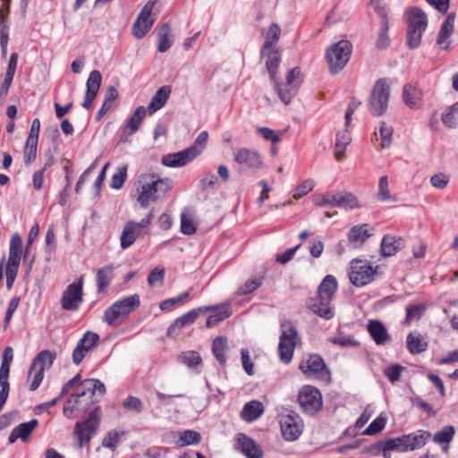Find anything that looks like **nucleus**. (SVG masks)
Here are the masks:
<instances>
[{"mask_svg": "<svg viewBox=\"0 0 458 458\" xmlns=\"http://www.w3.org/2000/svg\"><path fill=\"white\" fill-rule=\"evenodd\" d=\"M103 396L106 393V386L98 379H86L77 385L75 394H72L64 406V413L71 417L74 411H85L94 402L93 395L96 393Z\"/></svg>", "mask_w": 458, "mask_h": 458, "instance_id": "1", "label": "nucleus"}, {"mask_svg": "<svg viewBox=\"0 0 458 458\" xmlns=\"http://www.w3.org/2000/svg\"><path fill=\"white\" fill-rule=\"evenodd\" d=\"M140 303V296L138 294H132L116 301L106 310L104 314L105 321L108 325L119 324L131 311L138 308Z\"/></svg>", "mask_w": 458, "mask_h": 458, "instance_id": "2", "label": "nucleus"}, {"mask_svg": "<svg viewBox=\"0 0 458 458\" xmlns=\"http://www.w3.org/2000/svg\"><path fill=\"white\" fill-rule=\"evenodd\" d=\"M390 97V84L387 79H378L370 92L369 99V112L374 116L384 114L388 106Z\"/></svg>", "mask_w": 458, "mask_h": 458, "instance_id": "3", "label": "nucleus"}, {"mask_svg": "<svg viewBox=\"0 0 458 458\" xmlns=\"http://www.w3.org/2000/svg\"><path fill=\"white\" fill-rule=\"evenodd\" d=\"M378 266H373L367 259H353L351 262L349 279L357 287L372 283L377 276Z\"/></svg>", "mask_w": 458, "mask_h": 458, "instance_id": "4", "label": "nucleus"}, {"mask_svg": "<svg viewBox=\"0 0 458 458\" xmlns=\"http://www.w3.org/2000/svg\"><path fill=\"white\" fill-rule=\"evenodd\" d=\"M153 219V213L149 212L140 221H128L122 231L120 241L123 250L128 249L139 238L144 237L148 233V228Z\"/></svg>", "mask_w": 458, "mask_h": 458, "instance_id": "5", "label": "nucleus"}, {"mask_svg": "<svg viewBox=\"0 0 458 458\" xmlns=\"http://www.w3.org/2000/svg\"><path fill=\"white\" fill-rule=\"evenodd\" d=\"M352 46L348 40H340L327 50V59L332 73H338L348 63Z\"/></svg>", "mask_w": 458, "mask_h": 458, "instance_id": "6", "label": "nucleus"}, {"mask_svg": "<svg viewBox=\"0 0 458 458\" xmlns=\"http://www.w3.org/2000/svg\"><path fill=\"white\" fill-rule=\"evenodd\" d=\"M156 0H148L132 24V34L136 38L140 39L144 38L151 30L155 22V18L152 16Z\"/></svg>", "mask_w": 458, "mask_h": 458, "instance_id": "7", "label": "nucleus"}, {"mask_svg": "<svg viewBox=\"0 0 458 458\" xmlns=\"http://www.w3.org/2000/svg\"><path fill=\"white\" fill-rule=\"evenodd\" d=\"M98 426L99 421L95 412L90 413L87 420L78 421L75 424L73 436L78 448H81L89 443Z\"/></svg>", "mask_w": 458, "mask_h": 458, "instance_id": "8", "label": "nucleus"}, {"mask_svg": "<svg viewBox=\"0 0 458 458\" xmlns=\"http://www.w3.org/2000/svg\"><path fill=\"white\" fill-rule=\"evenodd\" d=\"M83 276L77 282L69 284L64 291L61 298L62 308L65 310H77L82 303Z\"/></svg>", "mask_w": 458, "mask_h": 458, "instance_id": "9", "label": "nucleus"}, {"mask_svg": "<svg viewBox=\"0 0 458 458\" xmlns=\"http://www.w3.org/2000/svg\"><path fill=\"white\" fill-rule=\"evenodd\" d=\"M280 427L284 440L295 441L302 433L303 422L298 414L290 412L280 416Z\"/></svg>", "mask_w": 458, "mask_h": 458, "instance_id": "10", "label": "nucleus"}, {"mask_svg": "<svg viewBox=\"0 0 458 458\" xmlns=\"http://www.w3.org/2000/svg\"><path fill=\"white\" fill-rule=\"evenodd\" d=\"M298 401L301 408L309 413H314L322 407V395L318 388L312 386H303L298 395Z\"/></svg>", "mask_w": 458, "mask_h": 458, "instance_id": "11", "label": "nucleus"}, {"mask_svg": "<svg viewBox=\"0 0 458 458\" xmlns=\"http://www.w3.org/2000/svg\"><path fill=\"white\" fill-rule=\"evenodd\" d=\"M234 161L248 169H260L264 165L261 154L254 148H240L233 152Z\"/></svg>", "mask_w": 458, "mask_h": 458, "instance_id": "12", "label": "nucleus"}, {"mask_svg": "<svg viewBox=\"0 0 458 458\" xmlns=\"http://www.w3.org/2000/svg\"><path fill=\"white\" fill-rule=\"evenodd\" d=\"M300 369L309 377L326 378L328 376L326 365L318 355H310L300 363Z\"/></svg>", "mask_w": 458, "mask_h": 458, "instance_id": "13", "label": "nucleus"}, {"mask_svg": "<svg viewBox=\"0 0 458 458\" xmlns=\"http://www.w3.org/2000/svg\"><path fill=\"white\" fill-rule=\"evenodd\" d=\"M332 298L317 294L310 300L308 306L313 313L324 319H331L335 316V309L332 305Z\"/></svg>", "mask_w": 458, "mask_h": 458, "instance_id": "14", "label": "nucleus"}, {"mask_svg": "<svg viewBox=\"0 0 458 458\" xmlns=\"http://www.w3.org/2000/svg\"><path fill=\"white\" fill-rule=\"evenodd\" d=\"M197 157L198 152L194 148H187L182 151L163 156L161 162L167 167H182Z\"/></svg>", "mask_w": 458, "mask_h": 458, "instance_id": "15", "label": "nucleus"}, {"mask_svg": "<svg viewBox=\"0 0 458 458\" xmlns=\"http://www.w3.org/2000/svg\"><path fill=\"white\" fill-rule=\"evenodd\" d=\"M235 446L247 458H263L264 452L261 446L252 438L243 433L237 434Z\"/></svg>", "mask_w": 458, "mask_h": 458, "instance_id": "16", "label": "nucleus"}, {"mask_svg": "<svg viewBox=\"0 0 458 458\" xmlns=\"http://www.w3.org/2000/svg\"><path fill=\"white\" fill-rule=\"evenodd\" d=\"M205 310H212V308L200 306L177 318L168 327L167 335L170 337L177 335L182 327L193 324L199 315L203 313Z\"/></svg>", "mask_w": 458, "mask_h": 458, "instance_id": "17", "label": "nucleus"}, {"mask_svg": "<svg viewBox=\"0 0 458 458\" xmlns=\"http://www.w3.org/2000/svg\"><path fill=\"white\" fill-rule=\"evenodd\" d=\"M102 76L99 71H92L86 82L87 90L82 102V106L86 109L92 107L93 102L98 95L101 86Z\"/></svg>", "mask_w": 458, "mask_h": 458, "instance_id": "18", "label": "nucleus"}, {"mask_svg": "<svg viewBox=\"0 0 458 458\" xmlns=\"http://www.w3.org/2000/svg\"><path fill=\"white\" fill-rule=\"evenodd\" d=\"M431 434L426 430H417L413 433L403 435L401 437L403 452L413 451L421 448L430 438Z\"/></svg>", "mask_w": 458, "mask_h": 458, "instance_id": "19", "label": "nucleus"}, {"mask_svg": "<svg viewBox=\"0 0 458 458\" xmlns=\"http://www.w3.org/2000/svg\"><path fill=\"white\" fill-rule=\"evenodd\" d=\"M164 184L163 180H156L143 184L137 199L140 204L143 208H147L150 202L156 201L158 198L157 194Z\"/></svg>", "mask_w": 458, "mask_h": 458, "instance_id": "20", "label": "nucleus"}, {"mask_svg": "<svg viewBox=\"0 0 458 458\" xmlns=\"http://www.w3.org/2000/svg\"><path fill=\"white\" fill-rule=\"evenodd\" d=\"M230 301L222 302L221 304L217 305H208L207 307H210L212 310H205L204 312L212 311L213 314L208 317L206 320V326L208 327H212L231 317L233 312L230 310Z\"/></svg>", "mask_w": 458, "mask_h": 458, "instance_id": "21", "label": "nucleus"}, {"mask_svg": "<svg viewBox=\"0 0 458 458\" xmlns=\"http://www.w3.org/2000/svg\"><path fill=\"white\" fill-rule=\"evenodd\" d=\"M454 22L455 14L449 13L441 24L440 30L437 38V43L444 50H447L450 47L449 38L454 32Z\"/></svg>", "mask_w": 458, "mask_h": 458, "instance_id": "22", "label": "nucleus"}, {"mask_svg": "<svg viewBox=\"0 0 458 458\" xmlns=\"http://www.w3.org/2000/svg\"><path fill=\"white\" fill-rule=\"evenodd\" d=\"M145 115L146 108L143 106H138L131 116L127 120L122 131L121 140H125L124 138L132 135L139 130Z\"/></svg>", "mask_w": 458, "mask_h": 458, "instance_id": "23", "label": "nucleus"}, {"mask_svg": "<svg viewBox=\"0 0 458 458\" xmlns=\"http://www.w3.org/2000/svg\"><path fill=\"white\" fill-rule=\"evenodd\" d=\"M370 235L367 224L354 225L347 233L349 246L353 249L360 248Z\"/></svg>", "mask_w": 458, "mask_h": 458, "instance_id": "24", "label": "nucleus"}, {"mask_svg": "<svg viewBox=\"0 0 458 458\" xmlns=\"http://www.w3.org/2000/svg\"><path fill=\"white\" fill-rule=\"evenodd\" d=\"M38 424V422L36 419L21 423L12 430L8 437V442L13 444L18 439H21L22 442H27Z\"/></svg>", "mask_w": 458, "mask_h": 458, "instance_id": "25", "label": "nucleus"}, {"mask_svg": "<svg viewBox=\"0 0 458 458\" xmlns=\"http://www.w3.org/2000/svg\"><path fill=\"white\" fill-rule=\"evenodd\" d=\"M422 90L416 85L407 84L403 87V98L410 108L417 109L420 106Z\"/></svg>", "mask_w": 458, "mask_h": 458, "instance_id": "26", "label": "nucleus"}, {"mask_svg": "<svg viewBox=\"0 0 458 458\" xmlns=\"http://www.w3.org/2000/svg\"><path fill=\"white\" fill-rule=\"evenodd\" d=\"M22 253V242L18 233L12 235L6 266H19Z\"/></svg>", "mask_w": 458, "mask_h": 458, "instance_id": "27", "label": "nucleus"}, {"mask_svg": "<svg viewBox=\"0 0 458 458\" xmlns=\"http://www.w3.org/2000/svg\"><path fill=\"white\" fill-rule=\"evenodd\" d=\"M170 94L171 88L169 86H163L159 88L152 97L148 106V114L151 115L162 108L169 98Z\"/></svg>", "mask_w": 458, "mask_h": 458, "instance_id": "28", "label": "nucleus"}, {"mask_svg": "<svg viewBox=\"0 0 458 458\" xmlns=\"http://www.w3.org/2000/svg\"><path fill=\"white\" fill-rule=\"evenodd\" d=\"M264 413V406L261 402L252 400L247 403L241 412V417L244 421L252 422L258 420Z\"/></svg>", "mask_w": 458, "mask_h": 458, "instance_id": "29", "label": "nucleus"}, {"mask_svg": "<svg viewBox=\"0 0 458 458\" xmlns=\"http://www.w3.org/2000/svg\"><path fill=\"white\" fill-rule=\"evenodd\" d=\"M428 26L426 13L418 7L410 9L408 13V28L425 31Z\"/></svg>", "mask_w": 458, "mask_h": 458, "instance_id": "30", "label": "nucleus"}, {"mask_svg": "<svg viewBox=\"0 0 458 458\" xmlns=\"http://www.w3.org/2000/svg\"><path fill=\"white\" fill-rule=\"evenodd\" d=\"M271 82L280 100L285 105H288L298 90L297 86H292L285 82H279L278 79H276V81Z\"/></svg>", "mask_w": 458, "mask_h": 458, "instance_id": "31", "label": "nucleus"}, {"mask_svg": "<svg viewBox=\"0 0 458 458\" xmlns=\"http://www.w3.org/2000/svg\"><path fill=\"white\" fill-rule=\"evenodd\" d=\"M380 29L378 31L377 39L376 41V46L377 48L384 49L386 48L390 44V38L388 37L389 21L386 11L385 9H380Z\"/></svg>", "mask_w": 458, "mask_h": 458, "instance_id": "32", "label": "nucleus"}, {"mask_svg": "<svg viewBox=\"0 0 458 458\" xmlns=\"http://www.w3.org/2000/svg\"><path fill=\"white\" fill-rule=\"evenodd\" d=\"M114 277V266L108 264L97 271V285L99 293H105Z\"/></svg>", "mask_w": 458, "mask_h": 458, "instance_id": "33", "label": "nucleus"}, {"mask_svg": "<svg viewBox=\"0 0 458 458\" xmlns=\"http://www.w3.org/2000/svg\"><path fill=\"white\" fill-rule=\"evenodd\" d=\"M403 240L394 235H385L381 241L380 252L383 257L394 255L402 248Z\"/></svg>", "mask_w": 458, "mask_h": 458, "instance_id": "34", "label": "nucleus"}, {"mask_svg": "<svg viewBox=\"0 0 458 458\" xmlns=\"http://www.w3.org/2000/svg\"><path fill=\"white\" fill-rule=\"evenodd\" d=\"M368 331L376 344H384L389 340V335L386 327L378 320H369Z\"/></svg>", "mask_w": 458, "mask_h": 458, "instance_id": "35", "label": "nucleus"}, {"mask_svg": "<svg viewBox=\"0 0 458 458\" xmlns=\"http://www.w3.org/2000/svg\"><path fill=\"white\" fill-rule=\"evenodd\" d=\"M265 56H267L266 60V67L269 73L270 81H276L277 77V69L281 62L280 54L275 49L266 51Z\"/></svg>", "mask_w": 458, "mask_h": 458, "instance_id": "36", "label": "nucleus"}, {"mask_svg": "<svg viewBox=\"0 0 458 458\" xmlns=\"http://www.w3.org/2000/svg\"><path fill=\"white\" fill-rule=\"evenodd\" d=\"M265 276L264 275H259L252 276L251 278L248 279L242 285H241L237 291L235 292V294L237 296H245L250 293H252L254 291L259 289L264 283Z\"/></svg>", "mask_w": 458, "mask_h": 458, "instance_id": "37", "label": "nucleus"}, {"mask_svg": "<svg viewBox=\"0 0 458 458\" xmlns=\"http://www.w3.org/2000/svg\"><path fill=\"white\" fill-rule=\"evenodd\" d=\"M281 35V29L277 23H272L268 29L265 43L261 50V57L264 58L267 50L274 49Z\"/></svg>", "mask_w": 458, "mask_h": 458, "instance_id": "38", "label": "nucleus"}, {"mask_svg": "<svg viewBox=\"0 0 458 458\" xmlns=\"http://www.w3.org/2000/svg\"><path fill=\"white\" fill-rule=\"evenodd\" d=\"M337 286L338 284L336 278L332 275H327L318 285L317 294L326 297L327 296L333 299L337 290Z\"/></svg>", "mask_w": 458, "mask_h": 458, "instance_id": "39", "label": "nucleus"}, {"mask_svg": "<svg viewBox=\"0 0 458 458\" xmlns=\"http://www.w3.org/2000/svg\"><path fill=\"white\" fill-rule=\"evenodd\" d=\"M351 141L352 138L347 130L337 133L335 144V157L336 160L341 161L344 157L346 147Z\"/></svg>", "mask_w": 458, "mask_h": 458, "instance_id": "40", "label": "nucleus"}, {"mask_svg": "<svg viewBox=\"0 0 458 458\" xmlns=\"http://www.w3.org/2000/svg\"><path fill=\"white\" fill-rule=\"evenodd\" d=\"M377 198L381 202L394 203L397 201V198L390 191L388 177L386 175H383L379 178Z\"/></svg>", "mask_w": 458, "mask_h": 458, "instance_id": "41", "label": "nucleus"}, {"mask_svg": "<svg viewBox=\"0 0 458 458\" xmlns=\"http://www.w3.org/2000/svg\"><path fill=\"white\" fill-rule=\"evenodd\" d=\"M359 206L356 196L351 192H336V208L352 209Z\"/></svg>", "mask_w": 458, "mask_h": 458, "instance_id": "42", "label": "nucleus"}, {"mask_svg": "<svg viewBox=\"0 0 458 458\" xmlns=\"http://www.w3.org/2000/svg\"><path fill=\"white\" fill-rule=\"evenodd\" d=\"M44 376L45 371H43L42 369H39L38 366L32 363L30 368L27 377V382L31 391H34L38 388L44 378Z\"/></svg>", "mask_w": 458, "mask_h": 458, "instance_id": "43", "label": "nucleus"}, {"mask_svg": "<svg viewBox=\"0 0 458 458\" xmlns=\"http://www.w3.org/2000/svg\"><path fill=\"white\" fill-rule=\"evenodd\" d=\"M298 340L296 327L291 323H283L279 344H297Z\"/></svg>", "mask_w": 458, "mask_h": 458, "instance_id": "44", "label": "nucleus"}, {"mask_svg": "<svg viewBox=\"0 0 458 458\" xmlns=\"http://www.w3.org/2000/svg\"><path fill=\"white\" fill-rule=\"evenodd\" d=\"M13 360V350L7 346L3 352L2 363L0 366V379L9 378L10 368Z\"/></svg>", "mask_w": 458, "mask_h": 458, "instance_id": "45", "label": "nucleus"}, {"mask_svg": "<svg viewBox=\"0 0 458 458\" xmlns=\"http://www.w3.org/2000/svg\"><path fill=\"white\" fill-rule=\"evenodd\" d=\"M55 357L56 355L55 352L49 350H45L35 357L32 363L45 371V369H49L52 366Z\"/></svg>", "mask_w": 458, "mask_h": 458, "instance_id": "46", "label": "nucleus"}, {"mask_svg": "<svg viewBox=\"0 0 458 458\" xmlns=\"http://www.w3.org/2000/svg\"><path fill=\"white\" fill-rule=\"evenodd\" d=\"M178 361L190 369H197L201 365V358L199 354L193 351L181 353L178 356Z\"/></svg>", "mask_w": 458, "mask_h": 458, "instance_id": "47", "label": "nucleus"}, {"mask_svg": "<svg viewBox=\"0 0 458 458\" xmlns=\"http://www.w3.org/2000/svg\"><path fill=\"white\" fill-rule=\"evenodd\" d=\"M427 307L425 304H413L406 307V315L404 322L411 324L412 321H418L425 313Z\"/></svg>", "mask_w": 458, "mask_h": 458, "instance_id": "48", "label": "nucleus"}, {"mask_svg": "<svg viewBox=\"0 0 458 458\" xmlns=\"http://www.w3.org/2000/svg\"><path fill=\"white\" fill-rule=\"evenodd\" d=\"M169 34L170 26L168 24H163L158 32V52L165 53L171 47L172 43L169 39Z\"/></svg>", "mask_w": 458, "mask_h": 458, "instance_id": "49", "label": "nucleus"}, {"mask_svg": "<svg viewBox=\"0 0 458 458\" xmlns=\"http://www.w3.org/2000/svg\"><path fill=\"white\" fill-rule=\"evenodd\" d=\"M454 428L445 426L433 436V441L439 445H449L454 436Z\"/></svg>", "mask_w": 458, "mask_h": 458, "instance_id": "50", "label": "nucleus"}, {"mask_svg": "<svg viewBox=\"0 0 458 458\" xmlns=\"http://www.w3.org/2000/svg\"><path fill=\"white\" fill-rule=\"evenodd\" d=\"M189 299V292H184L177 297L166 299L160 302L159 308L162 310H172L177 305H183Z\"/></svg>", "mask_w": 458, "mask_h": 458, "instance_id": "51", "label": "nucleus"}, {"mask_svg": "<svg viewBox=\"0 0 458 458\" xmlns=\"http://www.w3.org/2000/svg\"><path fill=\"white\" fill-rule=\"evenodd\" d=\"M458 102L449 106L441 116L443 123L449 128H454L457 124Z\"/></svg>", "mask_w": 458, "mask_h": 458, "instance_id": "52", "label": "nucleus"}, {"mask_svg": "<svg viewBox=\"0 0 458 458\" xmlns=\"http://www.w3.org/2000/svg\"><path fill=\"white\" fill-rule=\"evenodd\" d=\"M200 440L199 433L195 430H184L179 436V445L181 446L197 445Z\"/></svg>", "mask_w": 458, "mask_h": 458, "instance_id": "53", "label": "nucleus"}, {"mask_svg": "<svg viewBox=\"0 0 458 458\" xmlns=\"http://www.w3.org/2000/svg\"><path fill=\"white\" fill-rule=\"evenodd\" d=\"M386 424V418L383 415L377 417L364 430L363 435L375 436L381 432Z\"/></svg>", "mask_w": 458, "mask_h": 458, "instance_id": "54", "label": "nucleus"}, {"mask_svg": "<svg viewBox=\"0 0 458 458\" xmlns=\"http://www.w3.org/2000/svg\"><path fill=\"white\" fill-rule=\"evenodd\" d=\"M124 436L123 431L113 430L106 434L102 441V445L104 447L109 448L111 450H114L121 439L122 437Z\"/></svg>", "mask_w": 458, "mask_h": 458, "instance_id": "55", "label": "nucleus"}, {"mask_svg": "<svg viewBox=\"0 0 458 458\" xmlns=\"http://www.w3.org/2000/svg\"><path fill=\"white\" fill-rule=\"evenodd\" d=\"M127 180V165L118 167L117 172L113 174L111 181V187L115 190L123 188L125 181Z\"/></svg>", "mask_w": 458, "mask_h": 458, "instance_id": "56", "label": "nucleus"}, {"mask_svg": "<svg viewBox=\"0 0 458 458\" xmlns=\"http://www.w3.org/2000/svg\"><path fill=\"white\" fill-rule=\"evenodd\" d=\"M313 202L318 207L336 208V193L327 192L323 195L316 196L313 199Z\"/></svg>", "mask_w": 458, "mask_h": 458, "instance_id": "57", "label": "nucleus"}, {"mask_svg": "<svg viewBox=\"0 0 458 458\" xmlns=\"http://www.w3.org/2000/svg\"><path fill=\"white\" fill-rule=\"evenodd\" d=\"M382 441L384 445V458H390V452L392 451L403 452L401 437L389 438Z\"/></svg>", "mask_w": 458, "mask_h": 458, "instance_id": "58", "label": "nucleus"}, {"mask_svg": "<svg viewBox=\"0 0 458 458\" xmlns=\"http://www.w3.org/2000/svg\"><path fill=\"white\" fill-rule=\"evenodd\" d=\"M51 165H52V161H51V159H49L47 162H46V164L44 165V166L42 168L34 172V174L32 175V183H33V188L36 191H40L42 189L44 181H45V177H44L45 172Z\"/></svg>", "mask_w": 458, "mask_h": 458, "instance_id": "59", "label": "nucleus"}, {"mask_svg": "<svg viewBox=\"0 0 458 458\" xmlns=\"http://www.w3.org/2000/svg\"><path fill=\"white\" fill-rule=\"evenodd\" d=\"M193 219L185 212L181 214V232L185 235H191L196 232Z\"/></svg>", "mask_w": 458, "mask_h": 458, "instance_id": "60", "label": "nucleus"}, {"mask_svg": "<svg viewBox=\"0 0 458 458\" xmlns=\"http://www.w3.org/2000/svg\"><path fill=\"white\" fill-rule=\"evenodd\" d=\"M393 127L385 122H382L379 127L381 145L383 148H388L392 142Z\"/></svg>", "mask_w": 458, "mask_h": 458, "instance_id": "61", "label": "nucleus"}, {"mask_svg": "<svg viewBox=\"0 0 458 458\" xmlns=\"http://www.w3.org/2000/svg\"><path fill=\"white\" fill-rule=\"evenodd\" d=\"M424 31L414 30V29H407V46L411 48H417L420 45L421 38Z\"/></svg>", "mask_w": 458, "mask_h": 458, "instance_id": "62", "label": "nucleus"}, {"mask_svg": "<svg viewBox=\"0 0 458 458\" xmlns=\"http://www.w3.org/2000/svg\"><path fill=\"white\" fill-rule=\"evenodd\" d=\"M165 268L157 267H155L148 276V284L153 287L156 285H161L164 282Z\"/></svg>", "mask_w": 458, "mask_h": 458, "instance_id": "63", "label": "nucleus"}, {"mask_svg": "<svg viewBox=\"0 0 458 458\" xmlns=\"http://www.w3.org/2000/svg\"><path fill=\"white\" fill-rule=\"evenodd\" d=\"M315 186V182L313 180L308 179L303 181L301 183H300L296 189L295 192L293 194L294 199H299L301 197L307 195L309 192H310Z\"/></svg>", "mask_w": 458, "mask_h": 458, "instance_id": "64", "label": "nucleus"}]
</instances>
